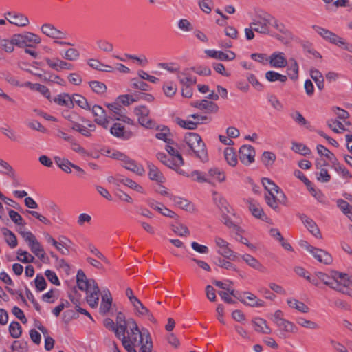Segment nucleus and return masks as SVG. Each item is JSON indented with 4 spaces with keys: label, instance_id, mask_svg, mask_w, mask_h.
<instances>
[{
    "label": "nucleus",
    "instance_id": "79ce46f5",
    "mask_svg": "<svg viewBox=\"0 0 352 352\" xmlns=\"http://www.w3.org/2000/svg\"><path fill=\"white\" fill-rule=\"evenodd\" d=\"M224 156L229 165L235 166L237 164V157L233 148L227 147L224 151Z\"/></svg>",
    "mask_w": 352,
    "mask_h": 352
},
{
    "label": "nucleus",
    "instance_id": "5fc2aeb1",
    "mask_svg": "<svg viewBox=\"0 0 352 352\" xmlns=\"http://www.w3.org/2000/svg\"><path fill=\"white\" fill-rule=\"evenodd\" d=\"M292 149L294 152L300 153L305 156L309 155L311 153L310 149L301 143L293 142Z\"/></svg>",
    "mask_w": 352,
    "mask_h": 352
},
{
    "label": "nucleus",
    "instance_id": "f704fd0d",
    "mask_svg": "<svg viewBox=\"0 0 352 352\" xmlns=\"http://www.w3.org/2000/svg\"><path fill=\"white\" fill-rule=\"evenodd\" d=\"M132 305H133L135 311L140 315L147 316L149 320L155 322L153 316L150 313L149 310L144 306L139 299Z\"/></svg>",
    "mask_w": 352,
    "mask_h": 352
},
{
    "label": "nucleus",
    "instance_id": "603ef678",
    "mask_svg": "<svg viewBox=\"0 0 352 352\" xmlns=\"http://www.w3.org/2000/svg\"><path fill=\"white\" fill-rule=\"evenodd\" d=\"M89 86L98 94H103L107 90L106 85L103 82L97 80L91 81Z\"/></svg>",
    "mask_w": 352,
    "mask_h": 352
},
{
    "label": "nucleus",
    "instance_id": "e433bc0d",
    "mask_svg": "<svg viewBox=\"0 0 352 352\" xmlns=\"http://www.w3.org/2000/svg\"><path fill=\"white\" fill-rule=\"evenodd\" d=\"M299 67L295 58L289 59V65L287 68V73L292 80H296L298 78Z\"/></svg>",
    "mask_w": 352,
    "mask_h": 352
},
{
    "label": "nucleus",
    "instance_id": "69168bd1",
    "mask_svg": "<svg viewBox=\"0 0 352 352\" xmlns=\"http://www.w3.org/2000/svg\"><path fill=\"white\" fill-rule=\"evenodd\" d=\"M291 117L298 124L301 126H306L307 128H309V122L299 111H296L295 113H292Z\"/></svg>",
    "mask_w": 352,
    "mask_h": 352
},
{
    "label": "nucleus",
    "instance_id": "9d476101",
    "mask_svg": "<svg viewBox=\"0 0 352 352\" xmlns=\"http://www.w3.org/2000/svg\"><path fill=\"white\" fill-rule=\"evenodd\" d=\"M271 19L272 17L267 14L258 15L250 24L255 32L266 34L270 31Z\"/></svg>",
    "mask_w": 352,
    "mask_h": 352
},
{
    "label": "nucleus",
    "instance_id": "e2e57ef3",
    "mask_svg": "<svg viewBox=\"0 0 352 352\" xmlns=\"http://www.w3.org/2000/svg\"><path fill=\"white\" fill-rule=\"evenodd\" d=\"M297 323L304 327L311 329H316L319 328V326L316 322L308 320L303 318H299L297 319Z\"/></svg>",
    "mask_w": 352,
    "mask_h": 352
},
{
    "label": "nucleus",
    "instance_id": "bf43d9fd",
    "mask_svg": "<svg viewBox=\"0 0 352 352\" xmlns=\"http://www.w3.org/2000/svg\"><path fill=\"white\" fill-rule=\"evenodd\" d=\"M80 56V52L75 48H69L67 50L63 55V58L70 61L77 60Z\"/></svg>",
    "mask_w": 352,
    "mask_h": 352
},
{
    "label": "nucleus",
    "instance_id": "f8f14e48",
    "mask_svg": "<svg viewBox=\"0 0 352 352\" xmlns=\"http://www.w3.org/2000/svg\"><path fill=\"white\" fill-rule=\"evenodd\" d=\"M134 113L138 117V122L142 126L148 129H152L155 126L154 122L148 117L150 111L146 107H135Z\"/></svg>",
    "mask_w": 352,
    "mask_h": 352
},
{
    "label": "nucleus",
    "instance_id": "3c124183",
    "mask_svg": "<svg viewBox=\"0 0 352 352\" xmlns=\"http://www.w3.org/2000/svg\"><path fill=\"white\" fill-rule=\"evenodd\" d=\"M171 229L173 232L180 236H186L190 234L188 228L184 224L172 225Z\"/></svg>",
    "mask_w": 352,
    "mask_h": 352
},
{
    "label": "nucleus",
    "instance_id": "8fccbe9b",
    "mask_svg": "<svg viewBox=\"0 0 352 352\" xmlns=\"http://www.w3.org/2000/svg\"><path fill=\"white\" fill-rule=\"evenodd\" d=\"M17 260L23 263H33L35 260L34 257L27 251L19 250L17 251Z\"/></svg>",
    "mask_w": 352,
    "mask_h": 352
},
{
    "label": "nucleus",
    "instance_id": "1a4fd4ad",
    "mask_svg": "<svg viewBox=\"0 0 352 352\" xmlns=\"http://www.w3.org/2000/svg\"><path fill=\"white\" fill-rule=\"evenodd\" d=\"M41 41V38L38 35L31 32L13 35V43L20 47H32V44H38Z\"/></svg>",
    "mask_w": 352,
    "mask_h": 352
},
{
    "label": "nucleus",
    "instance_id": "4d7b16f0",
    "mask_svg": "<svg viewBox=\"0 0 352 352\" xmlns=\"http://www.w3.org/2000/svg\"><path fill=\"white\" fill-rule=\"evenodd\" d=\"M9 331L12 337L19 338L22 333L21 326L18 322H12L9 326Z\"/></svg>",
    "mask_w": 352,
    "mask_h": 352
},
{
    "label": "nucleus",
    "instance_id": "0eeeda50",
    "mask_svg": "<svg viewBox=\"0 0 352 352\" xmlns=\"http://www.w3.org/2000/svg\"><path fill=\"white\" fill-rule=\"evenodd\" d=\"M214 243L219 254L231 261H239V255L232 250L228 241L217 236L214 239Z\"/></svg>",
    "mask_w": 352,
    "mask_h": 352
},
{
    "label": "nucleus",
    "instance_id": "412c9836",
    "mask_svg": "<svg viewBox=\"0 0 352 352\" xmlns=\"http://www.w3.org/2000/svg\"><path fill=\"white\" fill-rule=\"evenodd\" d=\"M239 299L243 304L253 307H261L265 305L264 301L250 292H244L243 296Z\"/></svg>",
    "mask_w": 352,
    "mask_h": 352
},
{
    "label": "nucleus",
    "instance_id": "de8ad7c7",
    "mask_svg": "<svg viewBox=\"0 0 352 352\" xmlns=\"http://www.w3.org/2000/svg\"><path fill=\"white\" fill-rule=\"evenodd\" d=\"M177 78L184 87L192 86L196 83L195 78L190 76L185 73H178Z\"/></svg>",
    "mask_w": 352,
    "mask_h": 352
},
{
    "label": "nucleus",
    "instance_id": "37998d69",
    "mask_svg": "<svg viewBox=\"0 0 352 352\" xmlns=\"http://www.w3.org/2000/svg\"><path fill=\"white\" fill-rule=\"evenodd\" d=\"M336 203L341 211L352 219V206L346 201L341 199H338Z\"/></svg>",
    "mask_w": 352,
    "mask_h": 352
},
{
    "label": "nucleus",
    "instance_id": "20e7f679",
    "mask_svg": "<svg viewBox=\"0 0 352 352\" xmlns=\"http://www.w3.org/2000/svg\"><path fill=\"white\" fill-rule=\"evenodd\" d=\"M262 184L267 192L265 195V199L270 207L276 210L278 208L279 204H286V196L276 184L268 178H263Z\"/></svg>",
    "mask_w": 352,
    "mask_h": 352
},
{
    "label": "nucleus",
    "instance_id": "c756f323",
    "mask_svg": "<svg viewBox=\"0 0 352 352\" xmlns=\"http://www.w3.org/2000/svg\"><path fill=\"white\" fill-rule=\"evenodd\" d=\"M241 257L250 267L261 272H263L265 270V267L252 255L245 254L241 255Z\"/></svg>",
    "mask_w": 352,
    "mask_h": 352
},
{
    "label": "nucleus",
    "instance_id": "c9c22d12",
    "mask_svg": "<svg viewBox=\"0 0 352 352\" xmlns=\"http://www.w3.org/2000/svg\"><path fill=\"white\" fill-rule=\"evenodd\" d=\"M149 172L148 177L151 180L162 183L164 180L163 174L160 171L157 167L153 164H148Z\"/></svg>",
    "mask_w": 352,
    "mask_h": 352
},
{
    "label": "nucleus",
    "instance_id": "c03bdc74",
    "mask_svg": "<svg viewBox=\"0 0 352 352\" xmlns=\"http://www.w3.org/2000/svg\"><path fill=\"white\" fill-rule=\"evenodd\" d=\"M310 75L316 83L318 88L322 90L324 88V78L322 73L316 69H311L310 70Z\"/></svg>",
    "mask_w": 352,
    "mask_h": 352
},
{
    "label": "nucleus",
    "instance_id": "774afa93",
    "mask_svg": "<svg viewBox=\"0 0 352 352\" xmlns=\"http://www.w3.org/2000/svg\"><path fill=\"white\" fill-rule=\"evenodd\" d=\"M97 45L101 50L106 52H112L113 50V44L105 40L98 41Z\"/></svg>",
    "mask_w": 352,
    "mask_h": 352
},
{
    "label": "nucleus",
    "instance_id": "f257e3e1",
    "mask_svg": "<svg viewBox=\"0 0 352 352\" xmlns=\"http://www.w3.org/2000/svg\"><path fill=\"white\" fill-rule=\"evenodd\" d=\"M128 325L130 331L122 342L127 352H151L153 343L149 333L140 331L133 319L128 320Z\"/></svg>",
    "mask_w": 352,
    "mask_h": 352
},
{
    "label": "nucleus",
    "instance_id": "680f3d73",
    "mask_svg": "<svg viewBox=\"0 0 352 352\" xmlns=\"http://www.w3.org/2000/svg\"><path fill=\"white\" fill-rule=\"evenodd\" d=\"M327 125L335 133H342V128L344 127L342 122L336 120H330L327 121Z\"/></svg>",
    "mask_w": 352,
    "mask_h": 352
},
{
    "label": "nucleus",
    "instance_id": "cd10ccee",
    "mask_svg": "<svg viewBox=\"0 0 352 352\" xmlns=\"http://www.w3.org/2000/svg\"><path fill=\"white\" fill-rule=\"evenodd\" d=\"M210 181V183L223 182L226 179L225 173L218 168H212L208 171V177L207 178Z\"/></svg>",
    "mask_w": 352,
    "mask_h": 352
},
{
    "label": "nucleus",
    "instance_id": "6ab92c4d",
    "mask_svg": "<svg viewBox=\"0 0 352 352\" xmlns=\"http://www.w3.org/2000/svg\"><path fill=\"white\" fill-rule=\"evenodd\" d=\"M268 61L271 67L274 68H283L287 65V60L285 54L281 52H275L272 53L270 56Z\"/></svg>",
    "mask_w": 352,
    "mask_h": 352
},
{
    "label": "nucleus",
    "instance_id": "aec40b11",
    "mask_svg": "<svg viewBox=\"0 0 352 352\" xmlns=\"http://www.w3.org/2000/svg\"><path fill=\"white\" fill-rule=\"evenodd\" d=\"M45 60L50 68L58 72L63 69L72 70L73 69V65L71 63L63 60L58 58H45Z\"/></svg>",
    "mask_w": 352,
    "mask_h": 352
},
{
    "label": "nucleus",
    "instance_id": "a211bd4d",
    "mask_svg": "<svg viewBox=\"0 0 352 352\" xmlns=\"http://www.w3.org/2000/svg\"><path fill=\"white\" fill-rule=\"evenodd\" d=\"M192 106L199 110L205 111L208 113H217L219 109L216 103L208 100L194 102Z\"/></svg>",
    "mask_w": 352,
    "mask_h": 352
},
{
    "label": "nucleus",
    "instance_id": "ea45409f",
    "mask_svg": "<svg viewBox=\"0 0 352 352\" xmlns=\"http://www.w3.org/2000/svg\"><path fill=\"white\" fill-rule=\"evenodd\" d=\"M287 302L291 308L296 309L302 313H307L309 311V307L304 302L296 299H287Z\"/></svg>",
    "mask_w": 352,
    "mask_h": 352
},
{
    "label": "nucleus",
    "instance_id": "4c0bfd02",
    "mask_svg": "<svg viewBox=\"0 0 352 352\" xmlns=\"http://www.w3.org/2000/svg\"><path fill=\"white\" fill-rule=\"evenodd\" d=\"M149 206L165 217L170 218H175L177 217V214L175 212L172 211L171 210L167 208H164V212H162V204H158L153 201L149 204Z\"/></svg>",
    "mask_w": 352,
    "mask_h": 352
},
{
    "label": "nucleus",
    "instance_id": "a18cd8bd",
    "mask_svg": "<svg viewBox=\"0 0 352 352\" xmlns=\"http://www.w3.org/2000/svg\"><path fill=\"white\" fill-rule=\"evenodd\" d=\"M71 100L72 101V104L74 106V103L78 105L80 107L84 109H90V107L87 102V99L79 94H74L71 96Z\"/></svg>",
    "mask_w": 352,
    "mask_h": 352
},
{
    "label": "nucleus",
    "instance_id": "72a5a7b5",
    "mask_svg": "<svg viewBox=\"0 0 352 352\" xmlns=\"http://www.w3.org/2000/svg\"><path fill=\"white\" fill-rule=\"evenodd\" d=\"M24 86L28 87L32 90L38 91V92H40L42 95H43L45 97H46L48 99L50 98V91L49 89L47 87H45V85H41L38 83L33 84L30 82H26L24 83Z\"/></svg>",
    "mask_w": 352,
    "mask_h": 352
},
{
    "label": "nucleus",
    "instance_id": "58836bf2",
    "mask_svg": "<svg viewBox=\"0 0 352 352\" xmlns=\"http://www.w3.org/2000/svg\"><path fill=\"white\" fill-rule=\"evenodd\" d=\"M1 232L8 245L12 248L16 247L17 239L15 234L6 228H3Z\"/></svg>",
    "mask_w": 352,
    "mask_h": 352
},
{
    "label": "nucleus",
    "instance_id": "49530a36",
    "mask_svg": "<svg viewBox=\"0 0 352 352\" xmlns=\"http://www.w3.org/2000/svg\"><path fill=\"white\" fill-rule=\"evenodd\" d=\"M317 151L320 155L325 156L331 164L336 162L337 159L335 155L329 150H328L325 146L320 144L318 145Z\"/></svg>",
    "mask_w": 352,
    "mask_h": 352
},
{
    "label": "nucleus",
    "instance_id": "b1692460",
    "mask_svg": "<svg viewBox=\"0 0 352 352\" xmlns=\"http://www.w3.org/2000/svg\"><path fill=\"white\" fill-rule=\"evenodd\" d=\"M111 133L118 138L126 140L133 137V134L130 131H126L120 123H115L110 129Z\"/></svg>",
    "mask_w": 352,
    "mask_h": 352
},
{
    "label": "nucleus",
    "instance_id": "0e129e2a",
    "mask_svg": "<svg viewBox=\"0 0 352 352\" xmlns=\"http://www.w3.org/2000/svg\"><path fill=\"white\" fill-rule=\"evenodd\" d=\"M333 164V166L334 169L340 173L345 178H351V175L349 172V170L344 167L342 165H341L338 162V160H336V162H334Z\"/></svg>",
    "mask_w": 352,
    "mask_h": 352
},
{
    "label": "nucleus",
    "instance_id": "a878e982",
    "mask_svg": "<svg viewBox=\"0 0 352 352\" xmlns=\"http://www.w3.org/2000/svg\"><path fill=\"white\" fill-rule=\"evenodd\" d=\"M116 182L123 184L124 185L129 187L130 188L140 192L142 194L145 193V190L142 186L138 184L134 181L131 180V179L124 177H120L118 176L115 178Z\"/></svg>",
    "mask_w": 352,
    "mask_h": 352
},
{
    "label": "nucleus",
    "instance_id": "5701e85b",
    "mask_svg": "<svg viewBox=\"0 0 352 352\" xmlns=\"http://www.w3.org/2000/svg\"><path fill=\"white\" fill-rule=\"evenodd\" d=\"M206 53L208 56L211 58H214L223 61L232 60L236 58V54L232 51H228L226 53L222 51L208 50L206 51Z\"/></svg>",
    "mask_w": 352,
    "mask_h": 352
},
{
    "label": "nucleus",
    "instance_id": "f3484780",
    "mask_svg": "<svg viewBox=\"0 0 352 352\" xmlns=\"http://www.w3.org/2000/svg\"><path fill=\"white\" fill-rule=\"evenodd\" d=\"M316 276L320 279V282L324 283L325 285L333 289L335 288V285H338L336 283V278L338 276V271H331L329 274L324 273L322 272H316Z\"/></svg>",
    "mask_w": 352,
    "mask_h": 352
},
{
    "label": "nucleus",
    "instance_id": "6e6552de",
    "mask_svg": "<svg viewBox=\"0 0 352 352\" xmlns=\"http://www.w3.org/2000/svg\"><path fill=\"white\" fill-rule=\"evenodd\" d=\"M300 245L302 248H305L307 251L313 254V256L320 263H322L325 265H329L332 263L333 258L330 254L327 252L322 250L316 248L311 245H309L305 241H301L300 242Z\"/></svg>",
    "mask_w": 352,
    "mask_h": 352
},
{
    "label": "nucleus",
    "instance_id": "6e6d98bb",
    "mask_svg": "<svg viewBox=\"0 0 352 352\" xmlns=\"http://www.w3.org/2000/svg\"><path fill=\"white\" fill-rule=\"evenodd\" d=\"M279 321L280 322L277 324V325L280 328V329L289 333H293L296 331V327L294 323L286 320Z\"/></svg>",
    "mask_w": 352,
    "mask_h": 352
},
{
    "label": "nucleus",
    "instance_id": "f03ea898",
    "mask_svg": "<svg viewBox=\"0 0 352 352\" xmlns=\"http://www.w3.org/2000/svg\"><path fill=\"white\" fill-rule=\"evenodd\" d=\"M181 148L186 154L195 156L204 162L208 160L206 145L201 136L196 133L189 132L185 135Z\"/></svg>",
    "mask_w": 352,
    "mask_h": 352
},
{
    "label": "nucleus",
    "instance_id": "9b49d317",
    "mask_svg": "<svg viewBox=\"0 0 352 352\" xmlns=\"http://www.w3.org/2000/svg\"><path fill=\"white\" fill-rule=\"evenodd\" d=\"M312 28L327 41L340 47H341V45H345L343 38L331 31L318 25H314Z\"/></svg>",
    "mask_w": 352,
    "mask_h": 352
},
{
    "label": "nucleus",
    "instance_id": "c85d7f7f",
    "mask_svg": "<svg viewBox=\"0 0 352 352\" xmlns=\"http://www.w3.org/2000/svg\"><path fill=\"white\" fill-rule=\"evenodd\" d=\"M54 102L58 105L72 109L74 107L72 101L71 100V96L66 93H62L57 95L53 99Z\"/></svg>",
    "mask_w": 352,
    "mask_h": 352
},
{
    "label": "nucleus",
    "instance_id": "423d86ee",
    "mask_svg": "<svg viewBox=\"0 0 352 352\" xmlns=\"http://www.w3.org/2000/svg\"><path fill=\"white\" fill-rule=\"evenodd\" d=\"M336 276L338 285H334L335 288L333 289L352 298V277L346 273L340 272H338V276Z\"/></svg>",
    "mask_w": 352,
    "mask_h": 352
},
{
    "label": "nucleus",
    "instance_id": "4468645a",
    "mask_svg": "<svg viewBox=\"0 0 352 352\" xmlns=\"http://www.w3.org/2000/svg\"><path fill=\"white\" fill-rule=\"evenodd\" d=\"M255 151L250 145H243L239 149V160L245 165H249L254 161Z\"/></svg>",
    "mask_w": 352,
    "mask_h": 352
},
{
    "label": "nucleus",
    "instance_id": "2eb2a0df",
    "mask_svg": "<svg viewBox=\"0 0 352 352\" xmlns=\"http://www.w3.org/2000/svg\"><path fill=\"white\" fill-rule=\"evenodd\" d=\"M91 110L92 113L95 116V122L104 129H107L109 127V120L107 118L105 111L99 105H94Z\"/></svg>",
    "mask_w": 352,
    "mask_h": 352
},
{
    "label": "nucleus",
    "instance_id": "bb28decb",
    "mask_svg": "<svg viewBox=\"0 0 352 352\" xmlns=\"http://www.w3.org/2000/svg\"><path fill=\"white\" fill-rule=\"evenodd\" d=\"M254 330L257 332L270 334L272 332L271 329L267 324L266 320L261 318H256L252 321Z\"/></svg>",
    "mask_w": 352,
    "mask_h": 352
},
{
    "label": "nucleus",
    "instance_id": "09e8293b",
    "mask_svg": "<svg viewBox=\"0 0 352 352\" xmlns=\"http://www.w3.org/2000/svg\"><path fill=\"white\" fill-rule=\"evenodd\" d=\"M171 136V134L170 133V130L166 126H163L156 134L155 137L159 139L164 141L166 143L170 144V142H172L170 137Z\"/></svg>",
    "mask_w": 352,
    "mask_h": 352
},
{
    "label": "nucleus",
    "instance_id": "393cba45",
    "mask_svg": "<svg viewBox=\"0 0 352 352\" xmlns=\"http://www.w3.org/2000/svg\"><path fill=\"white\" fill-rule=\"evenodd\" d=\"M300 219L302 221L305 226L314 236L318 239L322 237L320 230L313 219L305 214L300 215Z\"/></svg>",
    "mask_w": 352,
    "mask_h": 352
},
{
    "label": "nucleus",
    "instance_id": "4be33fe9",
    "mask_svg": "<svg viewBox=\"0 0 352 352\" xmlns=\"http://www.w3.org/2000/svg\"><path fill=\"white\" fill-rule=\"evenodd\" d=\"M170 199L173 201L176 206L189 212H195L196 211L195 205L188 200L182 197L170 195Z\"/></svg>",
    "mask_w": 352,
    "mask_h": 352
},
{
    "label": "nucleus",
    "instance_id": "338daca9",
    "mask_svg": "<svg viewBox=\"0 0 352 352\" xmlns=\"http://www.w3.org/2000/svg\"><path fill=\"white\" fill-rule=\"evenodd\" d=\"M91 221V217L86 213H82L78 217L77 224L80 227H84L85 225H89Z\"/></svg>",
    "mask_w": 352,
    "mask_h": 352
},
{
    "label": "nucleus",
    "instance_id": "864d4df0",
    "mask_svg": "<svg viewBox=\"0 0 352 352\" xmlns=\"http://www.w3.org/2000/svg\"><path fill=\"white\" fill-rule=\"evenodd\" d=\"M175 122L181 127L186 129H196V123L190 120H183L180 118H176L175 119Z\"/></svg>",
    "mask_w": 352,
    "mask_h": 352
},
{
    "label": "nucleus",
    "instance_id": "a19ab883",
    "mask_svg": "<svg viewBox=\"0 0 352 352\" xmlns=\"http://www.w3.org/2000/svg\"><path fill=\"white\" fill-rule=\"evenodd\" d=\"M265 78L270 82L279 81L285 83L287 80L285 75L280 74L274 71H268L265 73Z\"/></svg>",
    "mask_w": 352,
    "mask_h": 352
},
{
    "label": "nucleus",
    "instance_id": "052dcab7",
    "mask_svg": "<svg viewBox=\"0 0 352 352\" xmlns=\"http://www.w3.org/2000/svg\"><path fill=\"white\" fill-rule=\"evenodd\" d=\"M45 236L46 241L49 243H51L52 245H54L63 254H67L66 252H65L63 250L60 249V246H63V248L66 246L65 243H63L62 241L57 242L50 234H46Z\"/></svg>",
    "mask_w": 352,
    "mask_h": 352
},
{
    "label": "nucleus",
    "instance_id": "39448f33",
    "mask_svg": "<svg viewBox=\"0 0 352 352\" xmlns=\"http://www.w3.org/2000/svg\"><path fill=\"white\" fill-rule=\"evenodd\" d=\"M111 156L112 158L120 161L121 165L126 169L131 170L138 175H142L144 173L143 166L137 164L135 161L131 159L124 153L120 151H113Z\"/></svg>",
    "mask_w": 352,
    "mask_h": 352
},
{
    "label": "nucleus",
    "instance_id": "473e14b6",
    "mask_svg": "<svg viewBox=\"0 0 352 352\" xmlns=\"http://www.w3.org/2000/svg\"><path fill=\"white\" fill-rule=\"evenodd\" d=\"M173 143V142H170V144H167L165 146L166 151L168 152V153L170 155V157L176 160V164H184V161L182 156V155L179 153L177 149H176L175 147H173L171 144Z\"/></svg>",
    "mask_w": 352,
    "mask_h": 352
},
{
    "label": "nucleus",
    "instance_id": "ddd939ff",
    "mask_svg": "<svg viewBox=\"0 0 352 352\" xmlns=\"http://www.w3.org/2000/svg\"><path fill=\"white\" fill-rule=\"evenodd\" d=\"M5 18L10 23L19 27H25L29 24L28 18L19 12H8L5 13Z\"/></svg>",
    "mask_w": 352,
    "mask_h": 352
},
{
    "label": "nucleus",
    "instance_id": "13d9d810",
    "mask_svg": "<svg viewBox=\"0 0 352 352\" xmlns=\"http://www.w3.org/2000/svg\"><path fill=\"white\" fill-rule=\"evenodd\" d=\"M164 164L175 170V171H177V173H178L180 175H186V172L180 168L183 164H177V163L176 164V160L172 157L171 159H170L168 157L167 162L164 163Z\"/></svg>",
    "mask_w": 352,
    "mask_h": 352
},
{
    "label": "nucleus",
    "instance_id": "2f4dec72",
    "mask_svg": "<svg viewBox=\"0 0 352 352\" xmlns=\"http://www.w3.org/2000/svg\"><path fill=\"white\" fill-rule=\"evenodd\" d=\"M247 204L250 211L255 217L262 219L265 216L263 208L256 201L250 199L247 201Z\"/></svg>",
    "mask_w": 352,
    "mask_h": 352
},
{
    "label": "nucleus",
    "instance_id": "dca6fc26",
    "mask_svg": "<svg viewBox=\"0 0 352 352\" xmlns=\"http://www.w3.org/2000/svg\"><path fill=\"white\" fill-rule=\"evenodd\" d=\"M41 31L44 34L54 39H65L67 37L65 32L56 29L53 25L50 23L43 25Z\"/></svg>",
    "mask_w": 352,
    "mask_h": 352
},
{
    "label": "nucleus",
    "instance_id": "7c9ffc66",
    "mask_svg": "<svg viewBox=\"0 0 352 352\" xmlns=\"http://www.w3.org/2000/svg\"><path fill=\"white\" fill-rule=\"evenodd\" d=\"M89 127H86L79 123L74 122L72 126V129L76 131L79 132L85 137H91V133L95 131L96 126L94 124H89Z\"/></svg>",
    "mask_w": 352,
    "mask_h": 352
},
{
    "label": "nucleus",
    "instance_id": "7ed1b4c3",
    "mask_svg": "<svg viewBox=\"0 0 352 352\" xmlns=\"http://www.w3.org/2000/svg\"><path fill=\"white\" fill-rule=\"evenodd\" d=\"M76 282L79 289L86 291L87 301L92 308L97 307L99 301L100 289L94 279H88L82 270H78Z\"/></svg>",
    "mask_w": 352,
    "mask_h": 352
}]
</instances>
